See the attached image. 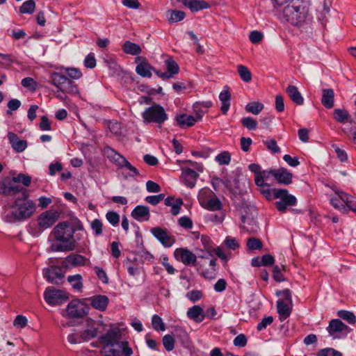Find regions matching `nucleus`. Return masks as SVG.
<instances>
[{
  "label": "nucleus",
  "instance_id": "obj_1",
  "mask_svg": "<svg viewBox=\"0 0 356 356\" xmlns=\"http://www.w3.org/2000/svg\"><path fill=\"white\" fill-rule=\"evenodd\" d=\"M275 2L279 6L286 4L280 17L290 24L300 27L311 22L309 0H275Z\"/></svg>",
  "mask_w": 356,
  "mask_h": 356
},
{
  "label": "nucleus",
  "instance_id": "obj_2",
  "mask_svg": "<svg viewBox=\"0 0 356 356\" xmlns=\"http://www.w3.org/2000/svg\"><path fill=\"white\" fill-rule=\"evenodd\" d=\"M75 229L67 222H60L53 229L51 235L56 242H52L48 251L68 252L75 249L76 242L74 238Z\"/></svg>",
  "mask_w": 356,
  "mask_h": 356
},
{
  "label": "nucleus",
  "instance_id": "obj_3",
  "mask_svg": "<svg viewBox=\"0 0 356 356\" xmlns=\"http://www.w3.org/2000/svg\"><path fill=\"white\" fill-rule=\"evenodd\" d=\"M34 211V203L27 200V195L25 192H23L21 194V197H18L15 200L11 211V216L17 220H23L29 218Z\"/></svg>",
  "mask_w": 356,
  "mask_h": 356
},
{
  "label": "nucleus",
  "instance_id": "obj_4",
  "mask_svg": "<svg viewBox=\"0 0 356 356\" xmlns=\"http://www.w3.org/2000/svg\"><path fill=\"white\" fill-rule=\"evenodd\" d=\"M142 118L144 122L155 123L159 127L168 119L164 108L156 103H154L142 113Z\"/></svg>",
  "mask_w": 356,
  "mask_h": 356
},
{
  "label": "nucleus",
  "instance_id": "obj_5",
  "mask_svg": "<svg viewBox=\"0 0 356 356\" xmlns=\"http://www.w3.org/2000/svg\"><path fill=\"white\" fill-rule=\"evenodd\" d=\"M50 82L58 89V91L63 93L76 94L78 92V88L74 82L60 73H52L50 75Z\"/></svg>",
  "mask_w": 356,
  "mask_h": 356
},
{
  "label": "nucleus",
  "instance_id": "obj_6",
  "mask_svg": "<svg viewBox=\"0 0 356 356\" xmlns=\"http://www.w3.org/2000/svg\"><path fill=\"white\" fill-rule=\"evenodd\" d=\"M65 269L63 267V264L61 266L51 265L42 270V275L48 282L58 285L63 283L65 274Z\"/></svg>",
  "mask_w": 356,
  "mask_h": 356
},
{
  "label": "nucleus",
  "instance_id": "obj_7",
  "mask_svg": "<svg viewBox=\"0 0 356 356\" xmlns=\"http://www.w3.org/2000/svg\"><path fill=\"white\" fill-rule=\"evenodd\" d=\"M68 293L53 286L46 288L44 292V299L50 305H61L68 299Z\"/></svg>",
  "mask_w": 356,
  "mask_h": 356
},
{
  "label": "nucleus",
  "instance_id": "obj_8",
  "mask_svg": "<svg viewBox=\"0 0 356 356\" xmlns=\"http://www.w3.org/2000/svg\"><path fill=\"white\" fill-rule=\"evenodd\" d=\"M175 257L177 260L181 261L186 266H195L197 270H199L202 268V265L197 262L196 254L187 249H176L175 251Z\"/></svg>",
  "mask_w": 356,
  "mask_h": 356
},
{
  "label": "nucleus",
  "instance_id": "obj_9",
  "mask_svg": "<svg viewBox=\"0 0 356 356\" xmlns=\"http://www.w3.org/2000/svg\"><path fill=\"white\" fill-rule=\"evenodd\" d=\"M58 212L51 210L42 213L38 218L39 230L35 235L38 236L44 229L51 227L58 220Z\"/></svg>",
  "mask_w": 356,
  "mask_h": 356
},
{
  "label": "nucleus",
  "instance_id": "obj_10",
  "mask_svg": "<svg viewBox=\"0 0 356 356\" xmlns=\"http://www.w3.org/2000/svg\"><path fill=\"white\" fill-rule=\"evenodd\" d=\"M67 315L72 318H81L88 312V307L81 302L72 301L67 306Z\"/></svg>",
  "mask_w": 356,
  "mask_h": 356
},
{
  "label": "nucleus",
  "instance_id": "obj_11",
  "mask_svg": "<svg viewBox=\"0 0 356 356\" xmlns=\"http://www.w3.org/2000/svg\"><path fill=\"white\" fill-rule=\"evenodd\" d=\"M152 234L165 248H170L175 243V238L168 234L167 230L160 227L151 229Z\"/></svg>",
  "mask_w": 356,
  "mask_h": 356
},
{
  "label": "nucleus",
  "instance_id": "obj_12",
  "mask_svg": "<svg viewBox=\"0 0 356 356\" xmlns=\"http://www.w3.org/2000/svg\"><path fill=\"white\" fill-rule=\"evenodd\" d=\"M89 259L79 254H70L63 261V267L65 269L84 266L88 264Z\"/></svg>",
  "mask_w": 356,
  "mask_h": 356
},
{
  "label": "nucleus",
  "instance_id": "obj_13",
  "mask_svg": "<svg viewBox=\"0 0 356 356\" xmlns=\"http://www.w3.org/2000/svg\"><path fill=\"white\" fill-rule=\"evenodd\" d=\"M135 62L137 63L136 72L138 75L148 78L152 76V70L154 72L155 68L147 62L145 58L137 56Z\"/></svg>",
  "mask_w": 356,
  "mask_h": 356
},
{
  "label": "nucleus",
  "instance_id": "obj_14",
  "mask_svg": "<svg viewBox=\"0 0 356 356\" xmlns=\"http://www.w3.org/2000/svg\"><path fill=\"white\" fill-rule=\"evenodd\" d=\"M202 119V114H197V117L186 114H180L175 116L177 125L181 128H186L193 126L196 122Z\"/></svg>",
  "mask_w": 356,
  "mask_h": 356
},
{
  "label": "nucleus",
  "instance_id": "obj_15",
  "mask_svg": "<svg viewBox=\"0 0 356 356\" xmlns=\"http://www.w3.org/2000/svg\"><path fill=\"white\" fill-rule=\"evenodd\" d=\"M187 317L196 323H202L206 318L205 312L200 305H194L188 309Z\"/></svg>",
  "mask_w": 356,
  "mask_h": 356
},
{
  "label": "nucleus",
  "instance_id": "obj_16",
  "mask_svg": "<svg viewBox=\"0 0 356 356\" xmlns=\"http://www.w3.org/2000/svg\"><path fill=\"white\" fill-rule=\"evenodd\" d=\"M272 176L275 177L279 184L289 185L292 182V173L286 168H281L276 171H271Z\"/></svg>",
  "mask_w": 356,
  "mask_h": 356
},
{
  "label": "nucleus",
  "instance_id": "obj_17",
  "mask_svg": "<svg viewBox=\"0 0 356 356\" xmlns=\"http://www.w3.org/2000/svg\"><path fill=\"white\" fill-rule=\"evenodd\" d=\"M181 171V176L184 184L190 188L195 187L199 174L190 168H182Z\"/></svg>",
  "mask_w": 356,
  "mask_h": 356
},
{
  "label": "nucleus",
  "instance_id": "obj_18",
  "mask_svg": "<svg viewBox=\"0 0 356 356\" xmlns=\"http://www.w3.org/2000/svg\"><path fill=\"white\" fill-rule=\"evenodd\" d=\"M350 330L351 329L339 319L331 320L327 327V331L330 336H333L337 332H349Z\"/></svg>",
  "mask_w": 356,
  "mask_h": 356
},
{
  "label": "nucleus",
  "instance_id": "obj_19",
  "mask_svg": "<svg viewBox=\"0 0 356 356\" xmlns=\"http://www.w3.org/2000/svg\"><path fill=\"white\" fill-rule=\"evenodd\" d=\"M131 215L138 221H147L150 218L149 209L146 206L138 205L133 209Z\"/></svg>",
  "mask_w": 356,
  "mask_h": 356
},
{
  "label": "nucleus",
  "instance_id": "obj_20",
  "mask_svg": "<svg viewBox=\"0 0 356 356\" xmlns=\"http://www.w3.org/2000/svg\"><path fill=\"white\" fill-rule=\"evenodd\" d=\"M119 338V330L118 329H111L100 337V341L106 346H113L114 344L118 345V343H120L118 341Z\"/></svg>",
  "mask_w": 356,
  "mask_h": 356
},
{
  "label": "nucleus",
  "instance_id": "obj_21",
  "mask_svg": "<svg viewBox=\"0 0 356 356\" xmlns=\"http://www.w3.org/2000/svg\"><path fill=\"white\" fill-rule=\"evenodd\" d=\"M273 194L275 198L280 199L287 206H293L297 202L296 197L289 194L286 189H274Z\"/></svg>",
  "mask_w": 356,
  "mask_h": 356
},
{
  "label": "nucleus",
  "instance_id": "obj_22",
  "mask_svg": "<svg viewBox=\"0 0 356 356\" xmlns=\"http://www.w3.org/2000/svg\"><path fill=\"white\" fill-rule=\"evenodd\" d=\"M96 323L92 319L87 320V325L90 328L84 330L81 334L80 338L83 341H88L97 336L98 327H95Z\"/></svg>",
  "mask_w": 356,
  "mask_h": 356
},
{
  "label": "nucleus",
  "instance_id": "obj_23",
  "mask_svg": "<svg viewBox=\"0 0 356 356\" xmlns=\"http://www.w3.org/2000/svg\"><path fill=\"white\" fill-rule=\"evenodd\" d=\"M8 138L12 147L17 152H23L27 147V142L24 140H20L15 133L9 132L8 134Z\"/></svg>",
  "mask_w": 356,
  "mask_h": 356
},
{
  "label": "nucleus",
  "instance_id": "obj_24",
  "mask_svg": "<svg viewBox=\"0 0 356 356\" xmlns=\"http://www.w3.org/2000/svg\"><path fill=\"white\" fill-rule=\"evenodd\" d=\"M334 92L332 88L322 90L321 103L326 108H332L334 106Z\"/></svg>",
  "mask_w": 356,
  "mask_h": 356
},
{
  "label": "nucleus",
  "instance_id": "obj_25",
  "mask_svg": "<svg viewBox=\"0 0 356 356\" xmlns=\"http://www.w3.org/2000/svg\"><path fill=\"white\" fill-rule=\"evenodd\" d=\"M286 92L293 102L297 105H302L304 103V98L300 92L298 91V88L295 86H289Z\"/></svg>",
  "mask_w": 356,
  "mask_h": 356
},
{
  "label": "nucleus",
  "instance_id": "obj_26",
  "mask_svg": "<svg viewBox=\"0 0 356 356\" xmlns=\"http://www.w3.org/2000/svg\"><path fill=\"white\" fill-rule=\"evenodd\" d=\"M290 305V303L284 302L283 300H279L277 302V313L280 315V318L281 321L285 320L290 316L291 311Z\"/></svg>",
  "mask_w": 356,
  "mask_h": 356
},
{
  "label": "nucleus",
  "instance_id": "obj_27",
  "mask_svg": "<svg viewBox=\"0 0 356 356\" xmlns=\"http://www.w3.org/2000/svg\"><path fill=\"white\" fill-rule=\"evenodd\" d=\"M108 304V298L107 296L104 295H99L92 298L91 299V305L99 310L104 311Z\"/></svg>",
  "mask_w": 356,
  "mask_h": 356
},
{
  "label": "nucleus",
  "instance_id": "obj_28",
  "mask_svg": "<svg viewBox=\"0 0 356 356\" xmlns=\"http://www.w3.org/2000/svg\"><path fill=\"white\" fill-rule=\"evenodd\" d=\"M104 153L106 154L107 157L113 161L118 165L121 167L122 165L127 160L125 157L118 153L113 149L110 147H106L104 148Z\"/></svg>",
  "mask_w": 356,
  "mask_h": 356
},
{
  "label": "nucleus",
  "instance_id": "obj_29",
  "mask_svg": "<svg viewBox=\"0 0 356 356\" xmlns=\"http://www.w3.org/2000/svg\"><path fill=\"white\" fill-rule=\"evenodd\" d=\"M184 6L190 8L193 12H197L209 7L208 3L201 0H187Z\"/></svg>",
  "mask_w": 356,
  "mask_h": 356
},
{
  "label": "nucleus",
  "instance_id": "obj_30",
  "mask_svg": "<svg viewBox=\"0 0 356 356\" xmlns=\"http://www.w3.org/2000/svg\"><path fill=\"white\" fill-rule=\"evenodd\" d=\"M67 282L71 285L73 290L81 292L83 288V278L81 275L76 274L67 277Z\"/></svg>",
  "mask_w": 356,
  "mask_h": 356
},
{
  "label": "nucleus",
  "instance_id": "obj_31",
  "mask_svg": "<svg viewBox=\"0 0 356 356\" xmlns=\"http://www.w3.org/2000/svg\"><path fill=\"white\" fill-rule=\"evenodd\" d=\"M231 94L227 90H222L219 95L222 103L220 110L223 114H227L230 106Z\"/></svg>",
  "mask_w": 356,
  "mask_h": 356
},
{
  "label": "nucleus",
  "instance_id": "obj_32",
  "mask_svg": "<svg viewBox=\"0 0 356 356\" xmlns=\"http://www.w3.org/2000/svg\"><path fill=\"white\" fill-rule=\"evenodd\" d=\"M204 209L211 211H220L222 209V203L216 195L214 197L207 201L205 204L202 206Z\"/></svg>",
  "mask_w": 356,
  "mask_h": 356
},
{
  "label": "nucleus",
  "instance_id": "obj_33",
  "mask_svg": "<svg viewBox=\"0 0 356 356\" xmlns=\"http://www.w3.org/2000/svg\"><path fill=\"white\" fill-rule=\"evenodd\" d=\"M122 49L124 53L133 56H137L142 51L138 44L131 41H126L122 46Z\"/></svg>",
  "mask_w": 356,
  "mask_h": 356
},
{
  "label": "nucleus",
  "instance_id": "obj_34",
  "mask_svg": "<svg viewBox=\"0 0 356 356\" xmlns=\"http://www.w3.org/2000/svg\"><path fill=\"white\" fill-rule=\"evenodd\" d=\"M216 194L209 188H204L201 189L198 194V201L201 206L205 204V203L214 197Z\"/></svg>",
  "mask_w": 356,
  "mask_h": 356
},
{
  "label": "nucleus",
  "instance_id": "obj_35",
  "mask_svg": "<svg viewBox=\"0 0 356 356\" xmlns=\"http://www.w3.org/2000/svg\"><path fill=\"white\" fill-rule=\"evenodd\" d=\"M330 13V6L327 3L326 0L324 1L323 4L317 10V17L318 19L321 22L322 24L325 22L327 19V16Z\"/></svg>",
  "mask_w": 356,
  "mask_h": 356
},
{
  "label": "nucleus",
  "instance_id": "obj_36",
  "mask_svg": "<svg viewBox=\"0 0 356 356\" xmlns=\"http://www.w3.org/2000/svg\"><path fill=\"white\" fill-rule=\"evenodd\" d=\"M264 105L259 102H252L245 106V111L254 115L259 114L264 109Z\"/></svg>",
  "mask_w": 356,
  "mask_h": 356
},
{
  "label": "nucleus",
  "instance_id": "obj_37",
  "mask_svg": "<svg viewBox=\"0 0 356 356\" xmlns=\"http://www.w3.org/2000/svg\"><path fill=\"white\" fill-rule=\"evenodd\" d=\"M341 200L346 202V205L352 211L356 213V200L350 195L341 192L339 194Z\"/></svg>",
  "mask_w": 356,
  "mask_h": 356
},
{
  "label": "nucleus",
  "instance_id": "obj_38",
  "mask_svg": "<svg viewBox=\"0 0 356 356\" xmlns=\"http://www.w3.org/2000/svg\"><path fill=\"white\" fill-rule=\"evenodd\" d=\"M334 118L340 123L346 122L350 118L348 112L345 109L337 108L333 113Z\"/></svg>",
  "mask_w": 356,
  "mask_h": 356
},
{
  "label": "nucleus",
  "instance_id": "obj_39",
  "mask_svg": "<svg viewBox=\"0 0 356 356\" xmlns=\"http://www.w3.org/2000/svg\"><path fill=\"white\" fill-rule=\"evenodd\" d=\"M35 9V3L33 0L24 1L19 8V13L22 14H32Z\"/></svg>",
  "mask_w": 356,
  "mask_h": 356
},
{
  "label": "nucleus",
  "instance_id": "obj_40",
  "mask_svg": "<svg viewBox=\"0 0 356 356\" xmlns=\"http://www.w3.org/2000/svg\"><path fill=\"white\" fill-rule=\"evenodd\" d=\"M237 68L238 73L244 82L248 83L252 80V74L246 66L239 65Z\"/></svg>",
  "mask_w": 356,
  "mask_h": 356
},
{
  "label": "nucleus",
  "instance_id": "obj_41",
  "mask_svg": "<svg viewBox=\"0 0 356 356\" xmlns=\"http://www.w3.org/2000/svg\"><path fill=\"white\" fill-rule=\"evenodd\" d=\"M337 315L339 318L346 321L350 324H354L356 322L355 315L350 311L339 310L337 312Z\"/></svg>",
  "mask_w": 356,
  "mask_h": 356
},
{
  "label": "nucleus",
  "instance_id": "obj_42",
  "mask_svg": "<svg viewBox=\"0 0 356 356\" xmlns=\"http://www.w3.org/2000/svg\"><path fill=\"white\" fill-rule=\"evenodd\" d=\"M286 268L285 266L282 265L281 267L278 266H275L273 270V279L278 282H284L285 280V277L282 273V271H286Z\"/></svg>",
  "mask_w": 356,
  "mask_h": 356
},
{
  "label": "nucleus",
  "instance_id": "obj_43",
  "mask_svg": "<svg viewBox=\"0 0 356 356\" xmlns=\"http://www.w3.org/2000/svg\"><path fill=\"white\" fill-rule=\"evenodd\" d=\"M165 65L167 67V71L170 73L172 76L179 72V67L177 63L171 58H168L165 60Z\"/></svg>",
  "mask_w": 356,
  "mask_h": 356
},
{
  "label": "nucleus",
  "instance_id": "obj_44",
  "mask_svg": "<svg viewBox=\"0 0 356 356\" xmlns=\"http://www.w3.org/2000/svg\"><path fill=\"white\" fill-rule=\"evenodd\" d=\"M152 325L154 330L156 331H164L165 330V324L159 315H153L152 318Z\"/></svg>",
  "mask_w": 356,
  "mask_h": 356
},
{
  "label": "nucleus",
  "instance_id": "obj_45",
  "mask_svg": "<svg viewBox=\"0 0 356 356\" xmlns=\"http://www.w3.org/2000/svg\"><path fill=\"white\" fill-rule=\"evenodd\" d=\"M247 247L249 250H261L263 247L261 241L259 238L252 237L247 241Z\"/></svg>",
  "mask_w": 356,
  "mask_h": 356
},
{
  "label": "nucleus",
  "instance_id": "obj_46",
  "mask_svg": "<svg viewBox=\"0 0 356 356\" xmlns=\"http://www.w3.org/2000/svg\"><path fill=\"white\" fill-rule=\"evenodd\" d=\"M12 181L15 183H22L25 186H29L31 182V177L23 173H19L13 177Z\"/></svg>",
  "mask_w": 356,
  "mask_h": 356
},
{
  "label": "nucleus",
  "instance_id": "obj_47",
  "mask_svg": "<svg viewBox=\"0 0 356 356\" xmlns=\"http://www.w3.org/2000/svg\"><path fill=\"white\" fill-rule=\"evenodd\" d=\"M241 122L244 127L250 131L255 130L257 127V122L250 117L243 118Z\"/></svg>",
  "mask_w": 356,
  "mask_h": 356
},
{
  "label": "nucleus",
  "instance_id": "obj_48",
  "mask_svg": "<svg viewBox=\"0 0 356 356\" xmlns=\"http://www.w3.org/2000/svg\"><path fill=\"white\" fill-rule=\"evenodd\" d=\"M162 341L163 346L167 351H171L174 349L175 341L173 336L165 334L163 336Z\"/></svg>",
  "mask_w": 356,
  "mask_h": 356
},
{
  "label": "nucleus",
  "instance_id": "obj_49",
  "mask_svg": "<svg viewBox=\"0 0 356 356\" xmlns=\"http://www.w3.org/2000/svg\"><path fill=\"white\" fill-rule=\"evenodd\" d=\"M225 215L224 212L221 211L219 213H210L208 214L206 218L208 221L220 224L223 222Z\"/></svg>",
  "mask_w": 356,
  "mask_h": 356
},
{
  "label": "nucleus",
  "instance_id": "obj_50",
  "mask_svg": "<svg viewBox=\"0 0 356 356\" xmlns=\"http://www.w3.org/2000/svg\"><path fill=\"white\" fill-rule=\"evenodd\" d=\"M341 191L340 192H337V197H332L330 199V203L336 209H339V210H342V209H345V205L346 204V202H344L341 198L340 197V195L339 194L341 193Z\"/></svg>",
  "mask_w": 356,
  "mask_h": 356
},
{
  "label": "nucleus",
  "instance_id": "obj_51",
  "mask_svg": "<svg viewBox=\"0 0 356 356\" xmlns=\"http://www.w3.org/2000/svg\"><path fill=\"white\" fill-rule=\"evenodd\" d=\"M216 161L220 165H228L231 161V155L228 152H223L216 156Z\"/></svg>",
  "mask_w": 356,
  "mask_h": 356
},
{
  "label": "nucleus",
  "instance_id": "obj_52",
  "mask_svg": "<svg viewBox=\"0 0 356 356\" xmlns=\"http://www.w3.org/2000/svg\"><path fill=\"white\" fill-rule=\"evenodd\" d=\"M185 13L183 11L173 10L170 13V17L169 21L171 22H177L181 21L185 17Z\"/></svg>",
  "mask_w": 356,
  "mask_h": 356
},
{
  "label": "nucleus",
  "instance_id": "obj_53",
  "mask_svg": "<svg viewBox=\"0 0 356 356\" xmlns=\"http://www.w3.org/2000/svg\"><path fill=\"white\" fill-rule=\"evenodd\" d=\"M106 218L107 220L113 225L117 226L120 222V216L118 213L115 211H108L106 214Z\"/></svg>",
  "mask_w": 356,
  "mask_h": 356
},
{
  "label": "nucleus",
  "instance_id": "obj_54",
  "mask_svg": "<svg viewBox=\"0 0 356 356\" xmlns=\"http://www.w3.org/2000/svg\"><path fill=\"white\" fill-rule=\"evenodd\" d=\"M164 197L165 195L163 193H160L156 195L147 196L145 200L149 204L155 206L158 204L161 201L164 200Z\"/></svg>",
  "mask_w": 356,
  "mask_h": 356
},
{
  "label": "nucleus",
  "instance_id": "obj_55",
  "mask_svg": "<svg viewBox=\"0 0 356 356\" xmlns=\"http://www.w3.org/2000/svg\"><path fill=\"white\" fill-rule=\"evenodd\" d=\"M90 227L95 232V235L99 236L102 234L103 229V224L99 219L93 220L90 223Z\"/></svg>",
  "mask_w": 356,
  "mask_h": 356
},
{
  "label": "nucleus",
  "instance_id": "obj_56",
  "mask_svg": "<svg viewBox=\"0 0 356 356\" xmlns=\"http://www.w3.org/2000/svg\"><path fill=\"white\" fill-rule=\"evenodd\" d=\"M84 65L87 68L92 69L96 66V59L94 53L88 54L84 59Z\"/></svg>",
  "mask_w": 356,
  "mask_h": 356
},
{
  "label": "nucleus",
  "instance_id": "obj_57",
  "mask_svg": "<svg viewBox=\"0 0 356 356\" xmlns=\"http://www.w3.org/2000/svg\"><path fill=\"white\" fill-rule=\"evenodd\" d=\"M21 106V102L17 99H13L8 102L7 106L8 110L7 114L11 115L12 111L17 110Z\"/></svg>",
  "mask_w": 356,
  "mask_h": 356
},
{
  "label": "nucleus",
  "instance_id": "obj_58",
  "mask_svg": "<svg viewBox=\"0 0 356 356\" xmlns=\"http://www.w3.org/2000/svg\"><path fill=\"white\" fill-rule=\"evenodd\" d=\"M184 202L181 198L176 199L175 201L170 205L171 207V213L173 216H177L179 211L181 207L183 205Z\"/></svg>",
  "mask_w": 356,
  "mask_h": 356
},
{
  "label": "nucleus",
  "instance_id": "obj_59",
  "mask_svg": "<svg viewBox=\"0 0 356 356\" xmlns=\"http://www.w3.org/2000/svg\"><path fill=\"white\" fill-rule=\"evenodd\" d=\"M28 320L25 316L22 315H17L14 320L13 325L17 327L23 328L26 326Z\"/></svg>",
  "mask_w": 356,
  "mask_h": 356
},
{
  "label": "nucleus",
  "instance_id": "obj_60",
  "mask_svg": "<svg viewBox=\"0 0 356 356\" xmlns=\"http://www.w3.org/2000/svg\"><path fill=\"white\" fill-rule=\"evenodd\" d=\"M225 245L230 250H235L239 247L238 242L234 238L227 237L224 241Z\"/></svg>",
  "mask_w": 356,
  "mask_h": 356
},
{
  "label": "nucleus",
  "instance_id": "obj_61",
  "mask_svg": "<svg viewBox=\"0 0 356 356\" xmlns=\"http://www.w3.org/2000/svg\"><path fill=\"white\" fill-rule=\"evenodd\" d=\"M252 144V140L250 138L241 137L240 139L241 148L245 152L250 150Z\"/></svg>",
  "mask_w": 356,
  "mask_h": 356
},
{
  "label": "nucleus",
  "instance_id": "obj_62",
  "mask_svg": "<svg viewBox=\"0 0 356 356\" xmlns=\"http://www.w3.org/2000/svg\"><path fill=\"white\" fill-rule=\"evenodd\" d=\"M108 129L113 134L119 135L121 133V124L117 121H109Z\"/></svg>",
  "mask_w": 356,
  "mask_h": 356
},
{
  "label": "nucleus",
  "instance_id": "obj_63",
  "mask_svg": "<svg viewBox=\"0 0 356 356\" xmlns=\"http://www.w3.org/2000/svg\"><path fill=\"white\" fill-rule=\"evenodd\" d=\"M186 297L190 300L196 302L202 298V293L198 290H193L186 293Z\"/></svg>",
  "mask_w": 356,
  "mask_h": 356
},
{
  "label": "nucleus",
  "instance_id": "obj_64",
  "mask_svg": "<svg viewBox=\"0 0 356 356\" xmlns=\"http://www.w3.org/2000/svg\"><path fill=\"white\" fill-rule=\"evenodd\" d=\"M268 149L271 152L275 154L280 152V148L277 146V142L274 139H271L264 142Z\"/></svg>",
  "mask_w": 356,
  "mask_h": 356
}]
</instances>
